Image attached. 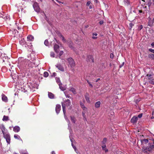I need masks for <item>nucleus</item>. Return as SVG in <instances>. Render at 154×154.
<instances>
[{
	"mask_svg": "<svg viewBox=\"0 0 154 154\" xmlns=\"http://www.w3.org/2000/svg\"><path fill=\"white\" fill-rule=\"evenodd\" d=\"M52 154H55L54 151H52Z\"/></svg>",
	"mask_w": 154,
	"mask_h": 154,
	"instance_id": "nucleus-59",
	"label": "nucleus"
},
{
	"mask_svg": "<svg viewBox=\"0 0 154 154\" xmlns=\"http://www.w3.org/2000/svg\"><path fill=\"white\" fill-rule=\"evenodd\" d=\"M59 88L62 91H64L65 90V88L64 87H63L62 86V84L60 83L59 84Z\"/></svg>",
	"mask_w": 154,
	"mask_h": 154,
	"instance_id": "nucleus-22",
	"label": "nucleus"
},
{
	"mask_svg": "<svg viewBox=\"0 0 154 154\" xmlns=\"http://www.w3.org/2000/svg\"><path fill=\"white\" fill-rule=\"evenodd\" d=\"M0 129L3 134H4L5 131V128L3 125H2L0 126Z\"/></svg>",
	"mask_w": 154,
	"mask_h": 154,
	"instance_id": "nucleus-20",
	"label": "nucleus"
},
{
	"mask_svg": "<svg viewBox=\"0 0 154 154\" xmlns=\"http://www.w3.org/2000/svg\"><path fill=\"white\" fill-rule=\"evenodd\" d=\"M123 64H124V63H123L120 66V67H121L122 66H123Z\"/></svg>",
	"mask_w": 154,
	"mask_h": 154,
	"instance_id": "nucleus-64",
	"label": "nucleus"
},
{
	"mask_svg": "<svg viewBox=\"0 0 154 154\" xmlns=\"http://www.w3.org/2000/svg\"><path fill=\"white\" fill-rule=\"evenodd\" d=\"M61 109V106L59 104H57L56 107V111L57 114H58Z\"/></svg>",
	"mask_w": 154,
	"mask_h": 154,
	"instance_id": "nucleus-9",
	"label": "nucleus"
},
{
	"mask_svg": "<svg viewBox=\"0 0 154 154\" xmlns=\"http://www.w3.org/2000/svg\"><path fill=\"white\" fill-rule=\"evenodd\" d=\"M103 23V22L102 20H101V21H100V22H99V23L100 25L102 24Z\"/></svg>",
	"mask_w": 154,
	"mask_h": 154,
	"instance_id": "nucleus-51",
	"label": "nucleus"
},
{
	"mask_svg": "<svg viewBox=\"0 0 154 154\" xmlns=\"http://www.w3.org/2000/svg\"><path fill=\"white\" fill-rule=\"evenodd\" d=\"M69 91L72 92L74 94H76V90L73 88H71L69 89Z\"/></svg>",
	"mask_w": 154,
	"mask_h": 154,
	"instance_id": "nucleus-23",
	"label": "nucleus"
},
{
	"mask_svg": "<svg viewBox=\"0 0 154 154\" xmlns=\"http://www.w3.org/2000/svg\"><path fill=\"white\" fill-rule=\"evenodd\" d=\"M50 56L52 57H54L55 56V54L54 52H51L50 53Z\"/></svg>",
	"mask_w": 154,
	"mask_h": 154,
	"instance_id": "nucleus-35",
	"label": "nucleus"
},
{
	"mask_svg": "<svg viewBox=\"0 0 154 154\" xmlns=\"http://www.w3.org/2000/svg\"><path fill=\"white\" fill-rule=\"evenodd\" d=\"M107 141V139L106 138H103V141H102V144L103 145L105 144V143H106Z\"/></svg>",
	"mask_w": 154,
	"mask_h": 154,
	"instance_id": "nucleus-31",
	"label": "nucleus"
},
{
	"mask_svg": "<svg viewBox=\"0 0 154 154\" xmlns=\"http://www.w3.org/2000/svg\"><path fill=\"white\" fill-rule=\"evenodd\" d=\"M151 5V0H149V1H148V7H150Z\"/></svg>",
	"mask_w": 154,
	"mask_h": 154,
	"instance_id": "nucleus-38",
	"label": "nucleus"
},
{
	"mask_svg": "<svg viewBox=\"0 0 154 154\" xmlns=\"http://www.w3.org/2000/svg\"><path fill=\"white\" fill-rule=\"evenodd\" d=\"M4 138L6 139L8 143L9 144L10 141V137L9 134L8 132H5L3 134Z\"/></svg>",
	"mask_w": 154,
	"mask_h": 154,
	"instance_id": "nucleus-4",
	"label": "nucleus"
},
{
	"mask_svg": "<svg viewBox=\"0 0 154 154\" xmlns=\"http://www.w3.org/2000/svg\"><path fill=\"white\" fill-rule=\"evenodd\" d=\"M145 79H147L150 84L154 85V74H147L145 76Z\"/></svg>",
	"mask_w": 154,
	"mask_h": 154,
	"instance_id": "nucleus-1",
	"label": "nucleus"
},
{
	"mask_svg": "<svg viewBox=\"0 0 154 154\" xmlns=\"http://www.w3.org/2000/svg\"><path fill=\"white\" fill-rule=\"evenodd\" d=\"M20 128L18 126H15L13 128V131L16 132H18L20 131Z\"/></svg>",
	"mask_w": 154,
	"mask_h": 154,
	"instance_id": "nucleus-14",
	"label": "nucleus"
},
{
	"mask_svg": "<svg viewBox=\"0 0 154 154\" xmlns=\"http://www.w3.org/2000/svg\"><path fill=\"white\" fill-rule=\"evenodd\" d=\"M148 57L149 58L154 60V54H149Z\"/></svg>",
	"mask_w": 154,
	"mask_h": 154,
	"instance_id": "nucleus-26",
	"label": "nucleus"
},
{
	"mask_svg": "<svg viewBox=\"0 0 154 154\" xmlns=\"http://www.w3.org/2000/svg\"><path fill=\"white\" fill-rule=\"evenodd\" d=\"M54 49L55 52L58 53L59 51V45L57 44L55 45L54 46Z\"/></svg>",
	"mask_w": 154,
	"mask_h": 154,
	"instance_id": "nucleus-12",
	"label": "nucleus"
},
{
	"mask_svg": "<svg viewBox=\"0 0 154 154\" xmlns=\"http://www.w3.org/2000/svg\"><path fill=\"white\" fill-rule=\"evenodd\" d=\"M9 120L8 116H4L2 119L3 121H7Z\"/></svg>",
	"mask_w": 154,
	"mask_h": 154,
	"instance_id": "nucleus-24",
	"label": "nucleus"
},
{
	"mask_svg": "<svg viewBox=\"0 0 154 154\" xmlns=\"http://www.w3.org/2000/svg\"><path fill=\"white\" fill-rule=\"evenodd\" d=\"M33 8L35 11L39 12L40 11V8L38 3L37 2H35L33 5Z\"/></svg>",
	"mask_w": 154,
	"mask_h": 154,
	"instance_id": "nucleus-5",
	"label": "nucleus"
},
{
	"mask_svg": "<svg viewBox=\"0 0 154 154\" xmlns=\"http://www.w3.org/2000/svg\"><path fill=\"white\" fill-rule=\"evenodd\" d=\"M87 82L89 84V85L91 86V87L92 88L93 87V85L91 83L89 82V81H87Z\"/></svg>",
	"mask_w": 154,
	"mask_h": 154,
	"instance_id": "nucleus-44",
	"label": "nucleus"
},
{
	"mask_svg": "<svg viewBox=\"0 0 154 154\" xmlns=\"http://www.w3.org/2000/svg\"><path fill=\"white\" fill-rule=\"evenodd\" d=\"M106 146L105 144L103 145V146H102V148L103 149L105 150V151L106 152H107L108 151V150L107 149H106Z\"/></svg>",
	"mask_w": 154,
	"mask_h": 154,
	"instance_id": "nucleus-30",
	"label": "nucleus"
},
{
	"mask_svg": "<svg viewBox=\"0 0 154 154\" xmlns=\"http://www.w3.org/2000/svg\"><path fill=\"white\" fill-rule=\"evenodd\" d=\"M142 28H143V26H142V25H141L140 26H139V28H138V29H139V30H141Z\"/></svg>",
	"mask_w": 154,
	"mask_h": 154,
	"instance_id": "nucleus-48",
	"label": "nucleus"
},
{
	"mask_svg": "<svg viewBox=\"0 0 154 154\" xmlns=\"http://www.w3.org/2000/svg\"><path fill=\"white\" fill-rule=\"evenodd\" d=\"M142 114L140 113L138 115V116L137 117H138V118H140L142 117Z\"/></svg>",
	"mask_w": 154,
	"mask_h": 154,
	"instance_id": "nucleus-45",
	"label": "nucleus"
},
{
	"mask_svg": "<svg viewBox=\"0 0 154 154\" xmlns=\"http://www.w3.org/2000/svg\"><path fill=\"white\" fill-rule=\"evenodd\" d=\"M69 65L71 68H74L75 66V61L72 58H69L67 59Z\"/></svg>",
	"mask_w": 154,
	"mask_h": 154,
	"instance_id": "nucleus-3",
	"label": "nucleus"
},
{
	"mask_svg": "<svg viewBox=\"0 0 154 154\" xmlns=\"http://www.w3.org/2000/svg\"><path fill=\"white\" fill-rule=\"evenodd\" d=\"M22 154H28L26 152H21Z\"/></svg>",
	"mask_w": 154,
	"mask_h": 154,
	"instance_id": "nucleus-52",
	"label": "nucleus"
},
{
	"mask_svg": "<svg viewBox=\"0 0 154 154\" xmlns=\"http://www.w3.org/2000/svg\"><path fill=\"white\" fill-rule=\"evenodd\" d=\"M3 14H0V17H2Z\"/></svg>",
	"mask_w": 154,
	"mask_h": 154,
	"instance_id": "nucleus-56",
	"label": "nucleus"
},
{
	"mask_svg": "<svg viewBox=\"0 0 154 154\" xmlns=\"http://www.w3.org/2000/svg\"><path fill=\"white\" fill-rule=\"evenodd\" d=\"M2 18L5 20H6L8 19V17L6 15L3 14Z\"/></svg>",
	"mask_w": 154,
	"mask_h": 154,
	"instance_id": "nucleus-33",
	"label": "nucleus"
},
{
	"mask_svg": "<svg viewBox=\"0 0 154 154\" xmlns=\"http://www.w3.org/2000/svg\"><path fill=\"white\" fill-rule=\"evenodd\" d=\"M27 38L28 41H32L34 39V37L32 35H30L27 37Z\"/></svg>",
	"mask_w": 154,
	"mask_h": 154,
	"instance_id": "nucleus-16",
	"label": "nucleus"
},
{
	"mask_svg": "<svg viewBox=\"0 0 154 154\" xmlns=\"http://www.w3.org/2000/svg\"><path fill=\"white\" fill-rule=\"evenodd\" d=\"M141 141L142 143H148V140L147 139H143L141 140Z\"/></svg>",
	"mask_w": 154,
	"mask_h": 154,
	"instance_id": "nucleus-21",
	"label": "nucleus"
},
{
	"mask_svg": "<svg viewBox=\"0 0 154 154\" xmlns=\"http://www.w3.org/2000/svg\"><path fill=\"white\" fill-rule=\"evenodd\" d=\"M142 11H141V10H139V12H140V13H142Z\"/></svg>",
	"mask_w": 154,
	"mask_h": 154,
	"instance_id": "nucleus-63",
	"label": "nucleus"
},
{
	"mask_svg": "<svg viewBox=\"0 0 154 154\" xmlns=\"http://www.w3.org/2000/svg\"><path fill=\"white\" fill-rule=\"evenodd\" d=\"M92 38L93 39H96L97 38V37H96L94 36H93L92 37Z\"/></svg>",
	"mask_w": 154,
	"mask_h": 154,
	"instance_id": "nucleus-55",
	"label": "nucleus"
},
{
	"mask_svg": "<svg viewBox=\"0 0 154 154\" xmlns=\"http://www.w3.org/2000/svg\"><path fill=\"white\" fill-rule=\"evenodd\" d=\"M146 147L143 148L142 150V152L144 153H149L150 152L148 150V149L146 150Z\"/></svg>",
	"mask_w": 154,
	"mask_h": 154,
	"instance_id": "nucleus-19",
	"label": "nucleus"
},
{
	"mask_svg": "<svg viewBox=\"0 0 154 154\" xmlns=\"http://www.w3.org/2000/svg\"><path fill=\"white\" fill-rule=\"evenodd\" d=\"M2 100L5 102H7L8 101V98L4 94L2 95Z\"/></svg>",
	"mask_w": 154,
	"mask_h": 154,
	"instance_id": "nucleus-15",
	"label": "nucleus"
},
{
	"mask_svg": "<svg viewBox=\"0 0 154 154\" xmlns=\"http://www.w3.org/2000/svg\"><path fill=\"white\" fill-rule=\"evenodd\" d=\"M152 23H154V18L152 19Z\"/></svg>",
	"mask_w": 154,
	"mask_h": 154,
	"instance_id": "nucleus-61",
	"label": "nucleus"
},
{
	"mask_svg": "<svg viewBox=\"0 0 154 154\" xmlns=\"http://www.w3.org/2000/svg\"><path fill=\"white\" fill-rule=\"evenodd\" d=\"M88 61L91 62H94V59L91 55H89L88 56V58L87 59Z\"/></svg>",
	"mask_w": 154,
	"mask_h": 154,
	"instance_id": "nucleus-11",
	"label": "nucleus"
},
{
	"mask_svg": "<svg viewBox=\"0 0 154 154\" xmlns=\"http://www.w3.org/2000/svg\"><path fill=\"white\" fill-rule=\"evenodd\" d=\"M80 105L81 108L84 111H87V108L84 105L83 103H82V102H80Z\"/></svg>",
	"mask_w": 154,
	"mask_h": 154,
	"instance_id": "nucleus-10",
	"label": "nucleus"
},
{
	"mask_svg": "<svg viewBox=\"0 0 154 154\" xmlns=\"http://www.w3.org/2000/svg\"><path fill=\"white\" fill-rule=\"evenodd\" d=\"M133 25H134L132 23H130V24H129V27H130V29H131L132 28V26Z\"/></svg>",
	"mask_w": 154,
	"mask_h": 154,
	"instance_id": "nucleus-41",
	"label": "nucleus"
},
{
	"mask_svg": "<svg viewBox=\"0 0 154 154\" xmlns=\"http://www.w3.org/2000/svg\"><path fill=\"white\" fill-rule=\"evenodd\" d=\"M72 122L73 123H75L76 122V119L74 116H70Z\"/></svg>",
	"mask_w": 154,
	"mask_h": 154,
	"instance_id": "nucleus-25",
	"label": "nucleus"
},
{
	"mask_svg": "<svg viewBox=\"0 0 154 154\" xmlns=\"http://www.w3.org/2000/svg\"><path fill=\"white\" fill-rule=\"evenodd\" d=\"M138 119V117L134 116L131 118V121L132 123L134 124L135 123L137 122Z\"/></svg>",
	"mask_w": 154,
	"mask_h": 154,
	"instance_id": "nucleus-8",
	"label": "nucleus"
},
{
	"mask_svg": "<svg viewBox=\"0 0 154 154\" xmlns=\"http://www.w3.org/2000/svg\"><path fill=\"white\" fill-rule=\"evenodd\" d=\"M71 104V102L69 99H67L66 100L64 101L62 103V105L63 108V113L65 115L66 113L65 107H69Z\"/></svg>",
	"mask_w": 154,
	"mask_h": 154,
	"instance_id": "nucleus-2",
	"label": "nucleus"
},
{
	"mask_svg": "<svg viewBox=\"0 0 154 154\" xmlns=\"http://www.w3.org/2000/svg\"><path fill=\"white\" fill-rule=\"evenodd\" d=\"M14 137L15 139H17L18 140H22L21 139L20 136L17 134H15L14 135Z\"/></svg>",
	"mask_w": 154,
	"mask_h": 154,
	"instance_id": "nucleus-27",
	"label": "nucleus"
},
{
	"mask_svg": "<svg viewBox=\"0 0 154 154\" xmlns=\"http://www.w3.org/2000/svg\"><path fill=\"white\" fill-rule=\"evenodd\" d=\"M60 36H61V37L62 38V40L63 42H65L66 41V39L64 38L63 36V35L60 34Z\"/></svg>",
	"mask_w": 154,
	"mask_h": 154,
	"instance_id": "nucleus-37",
	"label": "nucleus"
},
{
	"mask_svg": "<svg viewBox=\"0 0 154 154\" xmlns=\"http://www.w3.org/2000/svg\"><path fill=\"white\" fill-rule=\"evenodd\" d=\"M124 3L126 5H128L130 4L129 0H124Z\"/></svg>",
	"mask_w": 154,
	"mask_h": 154,
	"instance_id": "nucleus-28",
	"label": "nucleus"
},
{
	"mask_svg": "<svg viewBox=\"0 0 154 154\" xmlns=\"http://www.w3.org/2000/svg\"><path fill=\"white\" fill-rule=\"evenodd\" d=\"M72 42H71V43H70V44L69 45V46L71 48H72Z\"/></svg>",
	"mask_w": 154,
	"mask_h": 154,
	"instance_id": "nucleus-50",
	"label": "nucleus"
},
{
	"mask_svg": "<svg viewBox=\"0 0 154 154\" xmlns=\"http://www.w3.org/2000/svg\"><path fill=\"white\" fill-rule=\"evenodd\" d=\"M86 112V111H84V112H82V116L83 117V118H85L86 116L85 115V112Z\"/></svg>",
	"mask_w": 154,
	"mask_h": 154,
	"instance_id": "nucleus-36",
	"label": "nucleus"
},
{
	"mask_svg": "<svg viewBox=\"0 0 154 154\" xmlns=\"http://www.w3.org/2000/svg\"><path fill=\"white\" fill-rule=\"evenodd\" d=\"M56 0V1L57 2H58L59 3H61V2L59 1L58 0Z\"/></svg>",
	"mask_w": 154,
	"mask_h": 154,
	"instance_id": "nucleus-62",
	"label": "nucleus"
},
{
	"mask_svg": "<svg viewBox=\"0 0 154 154\" xmlns=\"http://www.w3.org/2000/svg\"><path fill=\"white\" fill-rule=\"evenodd\" d=\"M100 78H98L97 79L96 81V82H97L98 81L100 80Z\"/></svg>",
	"mask_w": 154,
	"mask_h": 154,
	"instance_id": "nucleus-57",
	"label": "nucleus"
},
{
	"mask_svg": "<svg viewBox=\"0 0 154 154\" xmlns=\"http://www.w3.org/2000/svg\"><path fill=\"white\" fill-rule=\"evenodd\" d=\"M85 98L87 102L88 103H90L91 101L90 100L89 94H88L87 93L86 94L85 96Z\"/></svg>",
	"mask_w": 154,
	"mask_h": 154,
	"instance_id": "nucleus-13",
	"label": "nucleus"
},
{
	"mask_svg": "<svg viewBox=\"0 0 154 154\" xmlns=\"http://www.w3.org/2000/svg\"><path fill=\"white\" fill-rule=\"evenodd\" d=\"M151 46L152 48H154V42H152L151 44Z\"/></svg>",
	"mask_w": 154,
	"mask_h": 154,
	"instance_id": "nucleus-53",
	"label": "nucleus"
},
{
	"mask_svg": "<svg viewBox=\"0 0 154 154\" xmlns=\"http://www.w3.org/2000/svg\"><path fill=\"white\" fill-rule=\"evenodd\" d=\"M84 121H87V119H86V117H85V118H84Z\"/></svg>",
	"mask_w": 154,
	"mask_h": 154,
	"instance_id": "nucleus-60",
	"label": "nucleus"
},
{
	"mask_svg": "<svg viewBox=\"0 0 154 154\" xmlns=\"http://www.w3.org/2000/svg\"><path fill=\"white\" fill-rule=\"evenodd\" d=\"M44 44L46 46H48V42L47 40H45L44 42Z\"/></svg>",
	"mask_w": 154,
	"mask_h": 154,
	"instance_id": "nucleus-34",
	"label": "nucleus"
},
{
	"mask_svg": "<svg viewBox=\"0 0 154 154\" xmlns=\"http://www.w3.org/2000/svg\"><path fill=\"white\" fill-rule=\"evenodd\" d=\"M20 42L21 45H23L25 43V40H24V39H21V40L20 41Z\"/></svg>",
	"mask_w": 154,
	"mask_h": 154,
	"instance_id": "nucleus-32",
	"label": "nucleus"
},
{
	"mask_svg": "<svg viewBox=\"0 0 154 154\" xmlns=\"http://www.w3.org/2000/svg\"><path fill=\"white\" fill-rule=\"evenodd\" d=\"M91 2L90 1H89L86 4V5L87 6H88L91 4Z\"/></svg>",
	"mask_w": 154,
	"mask_h": 154,
	"instance_id": "nucleus-46",
	"label": "nucleus"
},
{
	"mask_svg": "<svg viewBox=\"0 0 154 154\" xmlns=\"http://www.w3.org/2000/svg\"><path fill=\"white\" fill-rule=\"evenodd\" d=\"M101 104V103L100 101H98L96 102L95 103V106L96 108H99Z\"/></svg>",
	"mask_w": 154,
	"mask_h": 154,
	"instance_id": "nucleus-17",
	"label": "nucleus"
},
{
	"mask_svg": "<svg viewBox=\"0 0 154 154\" xmlns=\"http://www.w3.org/2000/svg\"><path fill=\"white\" fill-rule=\"evenodd\" d=\"M48 96L49 98L51 99H54V95L51 92H48Z\"/></svg>",
	"mask_w": 154,
	"mask_h": 154,
	"instance_id": "nucleus-18",
	"label": "nucleus"
},
{
	"mask_svg": "<svg viewBox=\"0 0 154 154\" xmlns=\"http://www.w3.org/2000/svg\"><path fill=\"white\" fill-rule=\"evenodd\" d=\"M63 51H60L59 53V58H60V56L63 54Z\"/></svg>",
	"mask_w": 154,
	"mask_h": 154,
	"instance_id": "nucleus-40",
	"label": "nucleus"
},
{
	"mask_svg": "<svg viewBox=\"0 0 154 154\" xmlns=\"http://www.w3.org/2000/svg\"><path fill=\"white\" fill-rule=\"evenodd\" d=\"M146 149H148V150L150 152H152V150H154V141L153 142V145L146 147Z\"/></svg>",
	"mask_w": 154,
	"mask_h": 154,
	"instance_id": "nucleus-7",
	"label": "nucleus"
},
{
	"mask_svg": "<svg viewBox=\"0 0 154 154\" xmlns=\"http://www.w3.org/2000/svg\"><path fill=\"white\" fill-rule=\"evenodd\" d=\"M72 146L73 148H74V149L75 151L76 152V147H75V146L73 145V143H72Z\"/></svg>",
	"mask_w": 154,
	"mask_h": 154,
	"instance_id": "nucleus-39",
	"label": "nucleus"
},
{
	"mask_svg": "<svg viewBox=\"0 0 154 154\" xmlns=\"http://www.w3.org/2000/svg\"><path fill=\"white\" fill-rule=\"evenodd\" d=\"M65 96L67 98H71V97L69 94H65Z\"/></svg>",
	"mask_w": 154,
	"mask_h": 154,
	"instance_id": "nucleus-49",
	"label": "nucleus"
},
{
	"mask_svg": "<svg viewBox=\"0 0 154 154\" xmlns=\"http://www.w3.org/2000/svg\"><path fill=\"white\" fill-rule=\"evenodd\" d=\"M56 82L57 83H60V81L59 78H57L56 79Z\"/></svg>",
	"mask_w": 154,
	"mask_h": 154,
	"instance_id": "nucleus-42",
	"label": "nucleus"
},
{
	"mask_svg": "<svg viewBox=\"0 0 154 154\" xmlns=\"http://www.w3.org/2000/svg\"><path fill=\"white\" fill-rule=\"evenodd\" d=\"M92 35L94 36L95 35V36H97V33H93Z\"/></svg>",
	"mask_w": 154,
	"mask_h": 154,
	"instance_id": "nucleus-54",
	"label": "nucleus"
},
{
	"mask_svg": "<svg viewBox=\"0 0 154 154\" xmlns=\"http://www.w3.org/2000/svg\"><path fill=\"white\" fill-rule=\"evenodd\" d=\"M56 67L60 70L63 72L64 71V69L63 67L60 64L58 63L55 65Z\"/></svg>",
	"mask_w": 154,
	"mask_h": 154,
	"instance_id": "nucleus-6",
	"label": "nucleus"
},
{
	"mask_svg": "<svg viewBox=\"0 0 154 154\" xmlns=\"http://www.w3.org/2000/svg\"><path fill=\"white\" fill-rule=\"evenodd\" d=\"M110 57L111 58H113L114 57V55L113 54L111 53L110 54Z\"/></svg>",
	"mask_w": 154,
	"mask_h": 154,
	"instance_id": "nucleus-47",
	"label": "nucleus"
},
{
	"mask_svg": "<svg viewBox=\"0 0 154 154\" xmlns=\"http://www.w3.org/2000/svg\"><path fill=\"white\" fill-rule=\"evenodd\" d=\"M149 51L154 54V49H152L151 48H150L149 49Z\"/></svg>",
	"mask_w": 154,
	"mask_h": 154,
	"instance_id": "nucleus-43",
	"label": "nucleus"
},
{
	"mask_svg": "<svg viewBox=\"0 0 154 154\" xmlns=\"http://www.w3.org/2000/svg\"><path fill=\"white\" fill-rule=\"evenodd\" d=\"M65 119L67 121L69 122V121L68 119H67V118H65Z\"/></svg>",
	"mask_w": 154,
	"mask_h": 154,
	"instance_id": "nucleus-58",
	"label": "nucleus"
},
{
	"mask_svg": "<svg viewBox=\"0 0 154 154\" xmlns=\"http://www.w3.org/2000/svg\"><path fill=\"white\" fill-rule=\"evenodd\" d=\"M44 76L45 77H47L48 76L49 74L47 72H45L44 73Z\"/></svg>",
	"mask_w": 154,
	"mask_h": 154,
	"instance_id": "nucleus-29",
	"label": "nucleus"
}]
</instances>
